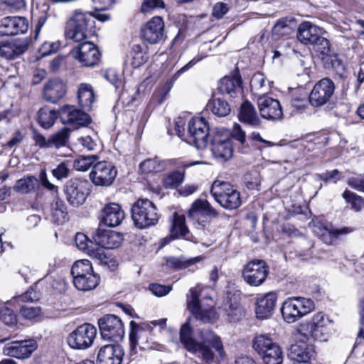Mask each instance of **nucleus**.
Listing matches in <instances>:
<instances>
[{
    "label": "nucleus",
    "instance_id": "09e8293b",
    "mask_svg": "<svg viewBox=\"0 0 364 364\" xmlns=\"http://www.w3.org/2000/svg\"><path fill=\"white\" fill-rule=\"evenodd\" d=\"M183 180V173L174 171L164 177L163 185L166 188L173 189L179 186Z\"/></svg>",
    "mask_w": 364,
    "mask_h": 364
},
{
    "label": "nucleus",
    "instance_id": "f3484780",
    "mask_svg": "<svg viewBox=\"0 0 364 364\" xmlns=\"http://www.w3.org/2000/svg\"><path fill=\"white\" fill-rule=\"evenodd\" d=\"M117 174L115 166L108 161H100L93 166L90 173V179L96 186H110Z\"/></svg>",
    "mask_w": 364,
    "mask_h": 364
},
{
    "label": "nucleus",
    "instance_id": "1a4fd4ad",
    "mask_svg": "<svg viewBox=\"0 0 364 364\" xmlns=\"http://www.w3.org/2000/svg\"><path fill=\"white\" fill-rule=\"evenodd\" d=\"M96 336L95 326L85 323L79 326L68 335L67 343L73 349L86 350L92 346Z\"/></svg>",
    "mask_w": 364,
    "mask_h": 364
},
{
    "label": "nucleus",
    "instance_id": "423d86ee",
    "mask_svg": "<svg viewBox=\"0 0 364 364\" xmlns=\"http://www.w3.org/2000/svg\"><path fill=\"white\" fill-rule=\"evenodd\" d=\"M132 218L139 229L146 228L157 224L159 215L154 203L146 198L137 200L132 205Z\"/></svg>",
    "mask_w": 364,
    "mask_h": 364
},
{
    "label": "nucleus",
    "instance_id": "3c124183",
    "mask_svg": "<svg viewBox=\"0 0 364 364\" xmlns=\"http://www.w3.org/2000/svg\"><path fill=\"white\" fill-rule=\"evenodd\" d=\"M41 309L38 306H23L20 310V316L28 321H36L41 316Z\"/></svg>",
    "mask_w": 364,
    "mask_h": 364
},
{
    "label": "nucleus",
    "instance_id": "5701e85b",
    "mask_svg": "<svg viewBox=\"0 0 364 364\" xmlns=\"http://www.w3.org/2000/svg\"><path fill=\"white\" fill-rule=\"evenodd\" d=\"M28 29V21L24 17L7 16L1 21L0 34L13 36L25 33Z\"/></svg>",
    "mask_w": 364,
    "mask_h": 364
},
{
    "label": "nucleus",
    "instance_id": "72a5a7b5",
    "mask_svg": "<svg viewBox=\"0 0 364 364\" xmlns=\"http://www.w3.org/2000/svg\"><path fill=\"white\" fill-rule=\"evenodd\" d=\"M68 213L65 203L56 198L50 205V220L57 225L64 223L68 220Z\"/></svg>",
    "mask_w": 364,
    "mask_h": 364
},
{
    "label": "nucleus",
    "instance_id": "864d4df0",
    "mask_svg": "<svg viewBox=\"0 0 364 364\" xmlns=\"http://www.w3.org/2000/svg\"><path fill=\"white\" fill-rule=\"evenodd\" d=\"M70 162L63 161L52 171L53 176L58 180L68 178L70 173Z\"/></svg>",
    "mask_w": 364,
    "mask_h": 364
},
{
    "label": "nucleus",
    "instance_id": "ea45409f",
    "mask_svg": "<svg viewBox=\"0 0 364 364\" xmlns=\"http://www.w3.org/2000/svg\"><path fill=\"white\" fill-rule=\"evenodd\" d=\"M273 345L278 344L273 342L272 338L266 334L255 336L252 341V347L259 355L269 350L270 348H273Z\"/></svg>",
    "mask_w": 364,
    "mask_h": 364
},
{
    "label": "nucleus",
    "instance_id": "4468645a",
    "mask_svg": "<svg viewBox=\"0 0 364 364\" xmlns=\"http://www.w3.org/2000/svg\"><path fill=\"white\" fill-rule=\"evenodd\" d=\"M188 142L193 144L197 149H203L208 145L210 136L209 127L203 117H193L188 126Z\"/></svg>",
    "mask_w": 364,
    "mask_h": 364
},
{
    "label": "nucleus",
    "instance_id": "603ef678",
    "mask_svg": "<svg viewBox=\"0 0 364 364\" xmlns=\"http://www.w3.org/2000/svg\"><path fill=\"white\" fill-rule=\"evenodd\" d=\"M69 137V132L67 129H63L61 131L53 134L50 136V147L59 148L66 144Z\"/></svg>",
    "mask_w": 364,
    "mask_h": 364
},
{
    "label": "nucleus",
    "instance_id": "e2e57ef3",
    "mask_svg": "<svg viewBox=\"0 0 364 364\" xmlns=\"http://www.w3.org/2000/svg\"><path fill=\"white\" fill-rule=\"evenodd\" d=\"M229 10L228 5L223 2L216 3L212 10V15L215 18L220 19L225 15Z\"/></svg>",
    "mask_w": 364,
    "mask_h": 364
},
{
    "label": "nucleus",
    "instance_id": "37998d69",
    "mask_svg": "<svg viewBox=\"0 0 364 364\" xmlns=\"http://www.w3.org/2000/svg\"><path fill=\"white\" fill-rule=\"evenodd\" d=\"M165 164L158 158L147 159L139 164V170L142 173H151L161 171L164 169Z\"/></svg>",
    "mask_w": 364,
    "mask_h": 364
},
{
    "label": "nucleus",
    "instance_id": "13d9d810",
    "mask_svg": "<svg viewBox=\"0 0 364 364\" xmlns=\"http://www.w3.org/2000/svg\"><path fill=\"white\" fill-rule=\"evenodd\" d=\"M237 140L240 144L245 145L246 142V134L245 132L242 129L241 126L239 124L235 123L230 133V136Z\"/></svg>",
    "mask_w": 364,
    "mask_h": 364
},
{
    "label": "nucleus",
    "instance_id": "338daca9",
    "mask_svg": "<svg viewBox=\"0 0 364 364\" xmlns=\"http://www.w3.org/2000/svg\"><path fill=\"white\" fill-rule=\"evenodd\" d=\"M348 184L358 191L364 192V174L350 178L348 181Z\"/></svg>",
    "mask_w": 364,
    "mask_h": 364
},
{
    "label": "nucleus",
    "instance_id": "a18cd8bd",
    "mask_svg": "<svg viewBox=\"0 0 364 364\" xmlns=\"http://www.w3.org/2000/svg\"><path fill=\"white\" fill-rule=\"evenodd\" d=\"M200 260V257H196L190 259H184L183 258L170 257L166 259V264L168 267L176 270L186 269Z\"/></svg>",
    "mask_w": 364,
    "mask_h": 364
},
{
    "label": "nucleus",
    "instance_id": "8fccbe9b",
    "mask_svg": "<svg viewBox=\"0 0 364 364\" xmlns=\"http://www.w3.org/2000/svg\"><path fill=\"white\" fill-rule=\"evenodd\" d=\"M342 196L346 203L350 205L351 208L357 212L361 210L364 206L363 198L353 192L346 190Z\"/></svg>",
    "mask_w": 364,
    "mask_h": 364
},
{
    "label": "nucleus",
    "instance_id": "ddd939ff",
    "mask_svg": "<svg viewBox=\"0 0 364 364\" xmlns=\"http://www.w3.org/2000/svg\"><path fill=\"white\" fill-rule=\"evenodd\" d=\"M90 184L86 179L72 178L65 186L68 202L74 207L82 205L90 193Z\"/></svg>",
    "mask_w": 364,
    "mask_h": 364
},
{
    "label": "nucleus",
    "instance_id": "4d7b16f0",
    "mask_svg": "<svg viewBox=\"0 0 364 364\" xmlns=\"http://www.w3.org/2000/svg\"><path fill=\"white\" fill-rule=\"evenodd\" d=\"M165 4L163 0H144L141 5V12L149 13L156 9L164 8Z\"/></svg>",
    "mask_w": 364,
    "mask_h": 364
},
{
    "label": "nucleus",
    "instance_id": "412c9836",
    "mask_svg": "<svg viewBox=\"0 0 364 364\" xmlns=\"http://www.w3.org/2000/svg\"><path fill=\"white\" fill-rule=\"evenodd\" d=\"M36 348V341L28 339L9 343L4 346L3 352L6 355L23 359L28 358Z\"/></svg>",
    "mask_w": 364,
    "mask_h": 364
},
{
    "label": "nucleus",
    "instance_id": "c9c22d12",
    "mask_svg": "<svg viewBox=\"0 0 364 364\" xmlns=\"http://www.w3.org/2000/svg\"><path fill=\"white\" fill-rule=\"evenodd\" d=\"M314 232L321 237V239L328 245L333 243L334 240L341 235L349 232L348 228L330 229L326 227H315Z\"/></svg>",
    "mask_w": 364,
    "mask_h": 364
},
{
    "label": "nucleus",
    "instance_id": "0eeeda50",
    "mask_svg": "<svg viewBox=\"0 0 364 364\" xmlns=\"http://www.w3.org/2000/svg\"><path fill=\"white\" fill-rule=\"evenodd\" d=\"M314 309L313 300L305 297L292 296L284 301L281 312L284 321L291 323L311 312Z\"/></svg>",
    "mask_w": 364,
    "mask_h": 364
},
{
    "label": "nucleus",
    "instance_id": "a19ab883",
    "mask_svg": "<svg viewBox=\"0 0 364 364\" xmlns=\"http://www.w3.org/2000/svg\"><path fill=\"white\" fill-rule=\"evenodd\" d=\"M57 117V112L48 107H43L38 112V123L44 129L50 128L53 125Z\"/></svg>",
    "mask_w": 364,
    "mask_h": 364
},
{
    "label": "nucleus",
    "instance_id": "39448f33",
    "mask_svg": "<svg viewBox=\"0 0 364 364\" xmlns=\"http://www.w3.org/2000/svg\"><path fill=\"white\" fill-rule=\"evenodd\" d=\"M202 288L200 285L191 288L187 295V306L188 310L196 318L203 323L213 322L217 318L216 313L213 309V301L210 296H205L203 299L208 300L209 304H203L198 298L200 296Z\"/></svg>",
    "mask_w": 364,
    "mask_h": 364
},
{
    "label": "nucleus",
    "instance_id": "6e6552de",
    "mask_svg": "<svg viewBox=\"0 0 364 364\" xmlns=\"http://www.w3.org/2000/svg\"><path fill=\"white\" fill-rule=\"evenodd\" d=\"M210 193L215 201L224 208L233 210L241 205L240 192L229 183L215 181L212 184Z\"/></svg>",
    "mask_w": 364,
    "mask_h": 364
},
{
    "label": "nucleus",
    "instance_id": "bb28decb",
    "mask_svg": "<svg viewBox=\"0 0 364 364\" xmlns=\"http://www.w3.org/2000/svg\"><path fill=\"white\" fill-rule=\"evenodd\" d=\"M93 239L95 243L105 249H114L118 247L123 240L121 233L107 230L98 229L96 230Z\"/></svg>",
    "mask_w": 364,
    "mask_h": 364
},
{
    "label": "nucleus",
    "instance_id": "052dcab7",
    "mask_svg": "<svg viewBox=\"0 0 364 364\" xmlns=\"http://www.w3.org/2000/svg\"><path fill=\"white\" fill-rule=\"evenodd\" d=\"M350 30L354 31L358 36L364 35V19L354 16L350 19Z\"/></svg>",
    "mask_w": 364,
    "mask_h": 364
},
{
    "label": "nucleus",
    "instance_id": "4c0bfd02",
    "mask_svg": "<svg viewBox=\"0 0 364 364\" xmlns=\"http://www.w3.org/2000/svg\"><path fill=\"white\" fill-rule=\"evenodd\" d=\"M188 230L185 223V216L175 212L173 215L171 234L174 238L186 237Z\"/></svg>",
    "mask_w": 364,
    "mask_h": 364
},
{
    "label": "nucleus",
    "instance_id": "5fc2aeb1",
    "mask_svg": "<svg viewBox=\"0 0 364 364\" xmlns=\"http://www.w3.org/2000/svg\"><path fill=\"white\" fill-rule=\"evenodd\" d=\"M0 318L9 326L14 327L17 324L16 315L11 309L6 306H4L1 309Z\"/></svg>",
    "mask_w": 364,
    "mask_h": 364
},
{
    "label": "nucleus",
    "instance_id": "2eb2a0df",
    "mask_svg": "<svg viewBox=\"0 0 364 364\" xmlns=\"http://www.w3.org/2000/svg\"><path fill=\"white\" fill-rule=\"evenodd\" d=\"M79 45L71 50L72 57L82 66L93 67L96 65L100 59V52L98 48L90 41H83L78 42Z\"/></svg>",
    "mask_w": 364,
    "mask_h": 364
},
{
    "label": "nucleus",
    "instance_id": "e433bc0d",
    "mask_svg": "<svg viewBox=\"0 0 364 364\" xmlns=\"http://www.w3.org/2000/svg\"><path fill=\"white\" fill-rule=\"evenodd\" d=\"M38 186L39 180L35 176H28L18 180L14 186V189L16 192L26 194L34 191Z\"/></svg>",
    "mask_w": 364,
    "mask_h": 364
},
{
    "label": "nucleus",
    "instance_id": "69168bd1",
    "mask_svg": "<svg viewBox=\"0 0 364 364\" xmlns=\"http://www.w3.org/2000/svg\"><path fill=\"white\" fill-rule=\"evenodd\" d=\"M318 177L320 180L323 181L325 182L328 181H333L336 183L338 180L341 179V174L337 169H334L331 171H327L323 173L318 174Z\"/></svg>",
    "mask_w": 364,
    "mask_h": 364
},
{
    "label": "nucleus",
    "instance_id": "58836bf2",
    "mask_svg": "<svg viewBox=\"0 0 364 364\" xmlns=\"http://www.w3.org/2000/svg\"><path fill=\"white\" fill-rule=\"evenodd\" d=\"M206 108L208 110H210L213 114L220 117L227 116L230 112L228 103L220 98L210 100L206 105Z\"/></svg>",
    "mask_w": 364,
    "mask_h": 364
},
{
    "label": "nucleus",
    "instance_id": "7ed1b4c3",
    "mask_svg": "<svg viewBox=\"0 0 364 364\" xmlns=\"http://www.w3.org/2000/svg\"><path fill=\"white\" fill-rule=\"evenodd\" d=\"M95 19L89 13L76 11L68 21L65 35L75 42L86 40L93 32Z\"/></svg>",
    "mask_w": 364,
    "mask_h": 364
},
{
    "label": "nucleus",
    "instance_id": "dca6fc26",
    "mask_svg": "<svg viewBox=\"0 0 364 364\" xmlns=\"http://www.w3.org/2000/svg\"><path fill=\"white\" fill-rule=\"evenodd\" d=\"M269 273V268L264 260H252L243 268L242 277L245 282L252 287L264 283Z\"/></svg>",
    "mask_w": 364,
    "mask_h": 364
},
{
    "label": "nucleus",
    "instance_id": "b1692460",
    "mask_svg": "<svg viewBox=\"0 0 364 364\" xmlns=\"http://www.w3.org/2000/svg\"><path fill=\"white\" fill-rule=\"evenodd\" d=\"M125 218L124 211L116 203L106 204L100 211V221L108 227L119 225Z\"/></svg>",
    "mask_w": 364,
    "mask_h": 364
},
{
    "label": "nucleus",
    "instance_id": "473e14b6",
    "mask_svg": "<svg viewBox=\"0 0 364 364\" xmlns=\"http://www.w3.org/2000/svg\"><path fill=\"white\" fill-rule=\"evenodd\" d=\"M239 119L242 122L253 127L259 126L261 122L254 106L248 101H245L242 104L239 113Z\"/></svg>",
    "mask_w": 364,
    "mask_h": 364
},
{
    "label": "nucleus",
    "instance_id": "79ce46f5",
    "mask_svg": "<svg viewBox=\"0 0 364 364\" xmlns=\"http://www.w3.org/2000/svg\"><path fill=\"white\" fill-rule=\"evenodd\" d=\"M265 364H282L283 353L279 345H273L269 350L259 355Z\"/></svg>",
    "mask_w": 364,
    "mask_h": 364
},
{
    "label": "nucleus",
    "instance_id": "cd10ccee",
    "mask_svg": "<svg viewBox=\"0 0 364 364\" xmlns=\"http://www.w3.org/2000/svg\"><path fill=\"white\" fill-rule=\"evenodd\" d=\"M277 296L276 294L269 292L258 298L256 303L255 313L258 318L266 319L270 317L275 308Z\"/></svg>",
    "mask_w": 364,
    "mask_h": 364
},
{
    "label": "nucleus",
    "instance_id": "9b49d317",
    "mask_svg": "<svg viewBox=\"0 0 364 364\" xmlns=\"http://www.w3.org/2000/svg\"><path fill=\"white\" fill-rule=\"evenodd\" d=\"M211 151L216 159H229L233 152L230 133L223 128H215L210 135Z\"/></svg>",
    "mask_w": 364,
    "mask_h": 364
},
{
    "label": "nucleus",
    "instance_id": "6e6d98bb",
    "mask_svg": "<svg viewBox=\"0 0 364 364\" xmlns=\"http://www.w3.org/2000/svg\"><path fill=\"white\" fill-rule=\"evenodd\" d=\"M15 54L17 56L24 53L28 48L29 41L27 38H18L10 41Z\"/></svg>",
    "mask_w": 364,
    "mask_h": 364
},
{
    "label": "nucleus",
    "instance_id": "20e7f679",
    "mask_svg": "<svg viewBox=\"0 0 364 364\" xmlns=\"http://www.w3.org/2000/svg\"><path fill=\"white\" fill-rule=\"evenodd\" d=\"M71 274L75 288L87 291L95 289L100 284V277L93 271L92 263L88 259H80L72 266Z\"/></svg>",
    "mask_w": 364,
    "mask_h": 364
},
{
    "label": "nucleus",
    "instance_id": "a211bd4d",
    "mask_svg": "<svg viewBox=\"0 0 364 364\" xmlns=\"http://www.w3.org/2000/svg\"><path fill=\"white\" fill-rule=\"evenodd\" d=\"M143 39L149 44H158L164 41L166 35L164 22L161 17L151 18L141 28Z\"/></svg>",
    "mask_w": 364,
    "mask_h": 364
},
{
    "label": "nucleus",
    "instance_id": "2f4dec72",
    "mask_svg": "<svg viewBox=\"0 0 364 364\" xmlns=\"http://www.w3.org/2000/svg\"><path fill=\"white\" fill-rule=\"evenodd\" d=\"M241 80L237 76H225L222 78L218 84V90L222 94L234 97L240 91Z\"/></svg>",
    "mask_w": 364,
    "mask_h": 364
},
{
    "label": "nucleus",
    "instance_id": "f257e3e1",
    "mask_svg": "<svg viewBox=\"0 0 364 364\" xmlns=\"http://www.w3.org/2000/svg\"><path fill=\"white\" fill-rule=\"evenodd\" d=\"M197 341L193 338V329L188 320L180 330V341L189 352L197 355L205 362H210L214 358V353L209 346L215 349L220 356L225 354L224 346L220 338L211 330L203 328L198 331Z\"/></svg>",
    "mask_w": 364,
    "mask_h": 364
},
{
    "label": "nucleus",
    "instance_id": "7c9ffc66",
    "mask_svg": "<svg viewBox=\"0 0 364 364\" xmlns=\"http://www.w3.org/2000/svg\"><path fill=\"white\" fill-rule=\"evenodd\" d=\"M75 241L77 247L80 250L86 252L92 257L97 258L100 260H103L106 257L105 254L102 252V250L100 248L97 247L96 249H94L92 247V242L88 240L85 234L80 232L77 233Z\"/></svg>",
    "mask_w": 364,
    "mask_h": 364
},
{
    "label": "nucleus",
    "instance_id": "bf43d9fd",
    "mask_svg": "<svg viewBox=\"0 0 364 364\" xmlns=\"http://www.w3.org/2000/svg\"><path fill=\"white\" fill-rule=\"evenodd\" d=\"M60 42L59 41H55V42H48L46 41L43 43L41 48H40V52L41 53L42 55H48L53 53L56 52L58 48H60Z\"/></svg>",
    "mask_w": 364,
    "mask_h": 364
},
{
    "label": "nucleus",
    "instance_id": "f03ea898",
    "mask_svg": "<svg viewBox=\"0 0 364 364\" xmlns=\"http://www.w3.org/2000/svg\"><path fill=\"white\" fill-rule=\"evenodd\" d=\"M323 30L309 21H304L299 25L297 39L304 45H311L314 50L320 55H328L330 43L322 36Z\"/></svg>",
    "mask_w": 364,
    "mask_h": 364
},
{
    "label": "nucleus",
    "instance_id": "9d476101",
    "mask_svg": "<svg viewBox=\"0 0 364 364\" xmlns=\"http://www.w3.org/2000/svg\"><path fill=\"white\" fill-rule=\"evenodd\" d=\"M188 216L197 228L203 229L218 216V213L208 200L197 199L191 204Z\"/></svg>",
    "mask_w": 364,
    "mask_h": 364
},
{
    "label": "nucleus",
    "instance_id": "4be33fe9",
    "mask_svg": "<svg viewBox=\"0 0 364 364\" xmlns=\"http://www.w3.org/2000/svg\"><path fill=\"white\" fill-rule=\"evenodd\" d=\"M257 106L260 115L264 119L275 120L280 119L282 109L279 100L267 95H262L257 99Z\"/></svg>",
    "mask_w": 364,
    "mask_h": 364
},
{
    "label": "nucleus",
    "instance_id": "de8ad7c7",
    "mask_svg": "<svg viewBox=\"0 0 364 364\" xmlns=\"http://www.w3.org/2000/svg\"><path fill=\"white\" fill-rule=\"evenodd\" d=\"M322 60H325L326 63L331 64V67L340 75L346 69V65L343 61L340 59L337 54H335L330 49L328 55H321Z\"/></svg>",
    "mask_w": 364,
    "mask_h": 364
},
{
    "label": "nucleus",
    "instance_id": "774afa93",
    "mask_svg": "<svg viewBox=\"0 0 364 364\" xmlns=\"http://www.w3.org/2000/svg\"><path fill=\"white\" fill-rule=\"evenodd\" d=\"M230 320L233 322L240 321L244 316L243 310L240 306H230L228 314Z\"/></svg>",
    "mask_w": 364,
    "mask_h": 364
},
{
    "label": "nucleus",
    "instance_id": "c85d7f7f",
    "mask_svg": "<svg viewBox=\"0 0 364 364\" xmlns=\"http://www.w3.org/2000/svg\"><path fill=\"white\" fill-rule=\"evenodd\" d=\"M66 93V86L59 79L50 80L44 86L43 97L50 102L55 103L62 99Z\"/></svg>",
    "mask_w": 364,
    "mask_h": 364
},
{
    "label": "nucleus",
    "instance_id": "c756f323",
    "mask_svg": "<svg viewBox=\"0 0 364 364\" xmlns=\"http://www.w3.org/2000/svg\"><path fill=\"white\" fill-rule=\"evenodd\" d=\"M331 321L320 312L315 314L312 319L305 325L306 330L309 334L316 340H321L323 336V331Z\"/></svg>",
    "mask_w": 364,
    "mask_h": 364
},
{
    "label": "nucleus",
    "instance_id": "6ab92c4d",
    "mask_svg": "<svg viewBox=\"0 0 364 364\" xmlns=\"http://www.w3.org/2000/svg\"><path fill=\"white\" fill-rule=\"evenodd\" d=\"M334 83L323 78L317 82L309 95V102L314 107H320L329 101L334 92Z\"/></svg>",
    "mask_w": 364,
    "mask_h": 364
},
{
    "label": "nucleus",
    "instance_id": "680f3d73",
    "mask_svg": "<svg viewBox=\"0 0 364 364\" xmlns=\"http://www.w3.org/2000/svg\"><path fill=\"white\" fill-rule=\"evenodd\" d=\"M149 290L156 296H163L168 294L171 290V286H165L159 284H151Z\"/></svg>",
    "mask_w": 364,
    "mask_h": 364
},
{
    "label": "nucleus",
    "instance_id": "c03bdc74",
    "mask_svg": "<svg viewBox=\"0 0 364 364\" xmlns=\"http://www.w3.org/2000/svg\"><path fill=\"white\" fill-rule=\"evenodd\" d=\"M131 55V64L134 68H139L144 65L149 58L146 51L139 44L133 46Z\"/></svg>",
    "mask_w": 364,
    "mask_h": 364
},
{
    "label": "nucleus",
    "instance_id": "aec40b11",
    "mask_svg": "<svg viewBox=\"0 0 364 364\" xmlns=\"http://www.w3.org/2000/svg\"><path fill=\"white\" fill-rule=\"evenodd\" d=\"M61 121L73 128H78L89 124L91 122L90 116L85 112L76 109L74 106H63L59 112Z\"/></svg>",
    "mask_w": 364,
    "mask_h": 364
},
{
    "label": "nucleus",
    "instance_id": "393cba45",
    "mask_svg": "<svg viewBox=\"0 0 364 364\" xmlns=\"http://www.w3.org/2000/svg\"><path fill=\"white\" fill-rule=\"evenodd\" d=\"M124 354V350L121 346L105 345L98 351V364H122Z\"/></svg>",
    "mask_w": 364,
    "mask_h": 364
},
{
    "label": "nucleus",
    "instance_id": "49530a36",
    "mask_svg": "<svg viewBox=\"0 0 364 364\" xmlns=\"http://www.w3.org/2000/svg\"><path fill=\"white\" fill-rule=\"evenodd\" d=\"M97 159V155L82 156L74 160L73 166L77 171H86L95 164Z\"/></svg>",
    "mask_w": 364,
    "mask_h": 364
},
{
    "label": "nucleus",
    "instance_id": "0e129e2a",
    "mask_svg": "<svg viewBox=\"0 0 364 364\" xmlns=\"http://www.w3.org/2000/svg\"><path fill=\"white\" fill-rule=\"evenodd\" d=\"M0 55L6 58H14L16 57L10 41L0 43Z\"/></svg>",
    "mask_w": 364,
    "mask_h": 364
},
{
    "label": "nucleus",
    "instance_id": "a878e982",
    "mask_svg": "<svg viewBox=\"0 0 364 364\" xmlns=\"http://www.w3.org/2000/svg\"><path fill=\"white\" fill-rule=\"evenodd\" d=\"M288 356L295 362L309 364V360L315 356V350L313 346L299 341L291 345Z\"/></svg>",
    "mask_w": 364,
    "mask_h": 364
},
{
    "label": "nucleus",
    "instance_id": "f704fd0d",
    "mask_svg": "<svg viewBox=\"0 0 364 364\" xmlns=\"http://www.w3.org/2000/svg\"><path fill=\"white\" fill-rule=\"evenodd\" d=\"M79 104L85 110H90L95 102V94L91 85L82 83L77 91Z\"/></svg>",
    "mask_w": 364,
    "mask_h": 364
},
{
    "label": "nucleus",
    "instance_id": "f8f14e48",
    "mask_svg": "<svg viewBox=\"0 0 364 364\" xmlns=\"http://www.w3.org/2000/svg\"><path fill=\"white\" fill-rule=\"evenodd\" d=\"M102 338L107 341H119L124 336L122 320L114 314H107L98 320Z\"/></svg>",
    "mask_w": 364,
    "mask_h": 364
}]
</instances>
